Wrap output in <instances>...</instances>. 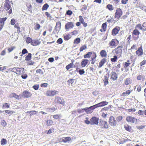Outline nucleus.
Wrapping results in <instances>:
<instances>
[{"label": "nucleus", "instance_id": "f257e3e1", "mask_svg": "<svg viewBox=\"0 0 146 146\" xmlns=\"http://www.w3.org/2000/svg\"><path fill=\"white\" fill-rule=\"evenodd\" d=\"M4 9L6 11H7L10 9V10L8 12L9 14H11L12 12V10L11 7V5L10 4L9 0H6L4 5Z\"/></svg>", "mask_w": 146, "mask_h": 146}, {"label": "nucleus", "instance_id": "f03ea898", "mask_svg": "<svg viewBox=\"0 0 146 146\" xmlns=\"http://www.w3.org/2000/svg\"><path fill=\"white\" fill-rule=\"evenodd\" d=\"M140 32L137 29H135L132 33V35L133 38L136 40L139 38V36Z\"/></svg>", "mask_w": 146, "mask_h": 146}, {"label": "nucleus", "instance_id": "7ed1b4c3", "mask_svg": "<svg viewBox=\"0 0 146 146\" xmlns=\"http://www.w3.org/2000/svg\"><path fill=\"white\" fill-rule=\"evenodd\" d=\"M99 125L102 128L107 129L108 128V126L107 122L103 121L101 119H100Z\"/></svg>", "mask_w": 146, "mask_h": 146}, {"label": "nucleus", "instance_id": "20e7f679", "mask_svg": "<svg viewBox=\"0 0 146 146\" xmlns=\"http://www.w3.org/2000/svg\"><path fill=\"white\" fill-rule=\"evenodd\" d=\"M96 107L95 105L91 106L89 107H86L84 108V111L86 112L87 114L91 113L93 111V110Z\"/></svg>", "mask_w": 146, "mask_h": 146}, {"label": "nucleus", "instance_id": "39448f33", "mask_svg": "<svg viewBox=\"0 0 146 146\" xmlns=\"http://www.w3.org/2000/svg\"><path fill=\"white\" fill-rule=\"evenodd\" d=\"M109 122V124L112 126H115L117 125V122L115 118L112 116L110 117Z\"/></svg>", "mask_w": 146, "mask_h": 146}, {"label": "nucleus", "instance_id": "423d86ee", "mask_svg": "<svg viewBox=\"0 0 146 146\" xmlns=\"http://www.w3.org/2000/svg\"><path fill=\"white\" fill-rule=\"evenodd\" d=\"M123 13L121 9L120 8L117 9L115 13V18L117 19H119Z\"/></svg>", "mask_w": 146, "mask_h": 146}, {"label": "nucleus", "instance_id": "0eeeda50", "mask_svg": "<svg viewBox=\"0 0 146 146\" xmlns=\"http://www.w3.org/2000/svg\"><path fill=\"white\" fill-rule=\"evenodd\" d=\"M126 120L128 122L133 123H136L137 120L136 118L129 116L126 117Z\"/></svg>", "mask_w": 146, "mask_h": 146}, {"label": "nucleus", "instance_id": "6e6552de", "mask_svg": "<svg viewBox=\"0 0 146 146\" xmlns=\"http://www.w3.org/2000/svg\"><path fill=\"white\" fill-rule=\"evenodd\" d=\"M99 118L96 117H92L90 119V121H91V125H98V123Z\"/></svg>", "mask_w": 146, "mask_h": 146}, {"label": "nucleus", "instance_id": "1a4fd4ad", "mask_svg": "<svg viewBox=\"0 0 146 146\" xmlns=\"http://www.w3.org/2000/svg\"><path fill=\"white\" fill-rule=\"evenodd\" d=\"M55 101L57 103L61 104L63 106L65 103V101L64 99H62L61 98L59 97H56L55 99Z\"/></svg>", "mask_w": 146, "mask_h": 146}, {"label": "nucleus", "instance_id": "9d476101", "mask_svg": "<svg viewBox=\"0 0 146 146\" xmlns=\"http://www.w3.org/2000/svg\"><path fill=\"white\" fill-rule=\"evenodd\" d=\"M31 93L27 90H25L23 92L21 96L24 98H28L31 97Z\"/></svg>", "mask_w": 146, "mask_h": 146}, {"label": "nucleus", "instance_id": "9b49d317", "mask_svg": "<svg viewBox=\"0 0 146 146\" xmlns=\"http://www.w3.org/2000/svg\"><path fill=\"white\" fill-rule=\"evenodd\" d=\"M24 68H13L12 69L11 71L15 73H16V71L19 74H20L22 70L24 71Z\"/></svg>", "mask_w": 146, "mask_h": 146}, {"label": "nucleus", "instance_id": "f8f14e48", "mask_svg": "<svg viewBox=\"0 0 146 146\" xmlns=\"http://www.w3.org/2000/svg\"><path fill=\"white\" fill-rule=\"evenodd\" d=\"M108 103V102L103 101L101 102L100 103H98V104H95L96 108L99 107H102L107 105Z\"/></svg>", "mask_w": 146, "mask_h": 146}, {"label": "nucleus", "instance_id": "ddd939ff", "mask_svg": "<svg viewBox=\"0 0 146 146\" xmlns=\"http://www.w3.org/2000/svg\"><path fill=\"white\" fill-rule=\"evenodd\" d=\"M71 140L70 137H63L62 139H60L59 142H63L64 143H66L68 141H70Z\"/></svg>", "mask_w": 146, "mask_h": 146}, {"label": "nucleus", "instance_id": "4468645a", "mask_svg": "<svg viewBox=\"0 0 146 146\" xmlns=\"http://www.w3.org/2000/svg\"><path fill=\"white\" fill-rule=\"evenodd\" d=\"M119 27H116L114 28L112 30L111 34L112 35L114 36L117 34L119 31Z\"/></svg>", "mask_w": 146, "mask_h": 146}, {"label": "nucleus", "instance_id": "2eb2a0df", "mask_svg": "<svg viewBox=\"0 0 146 146\" xmlns=\"http://www.w3.org/2000/svg\"><path fill=\"white\" fill-rule=\"evenodd\" d=\"M74 27V24L71 22H68L65 25L66 29H68L72 28Z\"/></svg>", "mask_w": 146, "mask_h": 146}, {"label": "nucleus", "instance_id": "dca6fc26", "mask_svg": "<svg viewBox=\"0 0 146 146\" xmlns=\"http://www.w3.org/2000/svg\"><path fill=\"white\" fill-rule=\"evenodd\" d=\"M122 46H119L115 49L116 54H121L122 53Z\"/></svg>", "mask_w": 146, "mask_h": 146}, {"label": "nucleus", "instance_id": "f3484780", "mask_svg": "<svg viewBox=\"0 0 146 146\" xmlns=\"http://www.w3.org/2000/svg\"><path fill=\"white\" fill-rule=\"evenodd\" d=\"M58 92V91L55 90L49 91L47 92V94L48 96H52L56 94Z\"/></svg>", "mask_w": 146, "mask_h": 146}, {"label": "nucleus", "instance_id": "a211bd4d", "mask_svg": "<svg viewBox=\"0 0 146 146\" xmlns=\"http://www.w3.org/2000/svg\"><path fill=\"white\" fill-rule=\"evenodd\" d=\"M20 95H17L16 93H13L11 94L9 96V97L10 98H15L16 99L19 100L20 99L19 98Z\"/></svg>", "mask_w": 146, "mask_h": 146}, {"label": "nucleus", "instance_id": "6ab92c4d", "mask_svg": "<svg viewBox=\"0 0 146 146\" xmlns=\"http://www.w3.org/2000/svg\"><path fill=\"white\" fill-rule=\"evenodd\" d=\"M88 60V59H84L82 60L81 62V65L82 67H85L87 64Z\"/></svg>", "mask_w": 146, "mask_h": 146}, {"label": "nucleus", "instance_id": "aec40b11", "mask_svg": "<svg viewBox=\"0 0 146 146\" xmlns=\"http://www.w3.org/2000/svg\"><path fill=\"white\" fill-rule=\"evenodd\" d=\"M40 42L41 41L39 40H35L33 41L31 44L34 46H36L39 45Z\"/></svg>", "mask_w": 146, "mask_h": 146}, {"label": "nucleus", "instance_id": "412c9836", "mask_svg": "<svg viewBox=\"0 0 146 146\" xmlns=\"http://www.w3.org/2000/svg\"><path fill=\"white\" fill-rule=\"evenodd\" d=\"M136 53L138 56H141L143 54V52L141 48H139L136 52Z\"/></svg>", "mask_w": 146, "mask_h": 146}, {"label": "nucleus", "instance_id": "4be33fe9", "mask_svg": "<svg viewBox=\"0 0 146 146\" xmlns=\"http://www.w3.org/2000/svg\"><path fill=\"white\" fill-rule=\"evenodd\" d=\"M111 78L113 80H117V75L115 72H112L111 73Z\"/></svg>", "mask_w": 146, "mask_h": 146}, {"label": "nucleus", "instance_id": "5701e85b", "mask_svg": "<svg viewBox=\"0 0 146 146\" xmlns=\"http://www.w3.org/2000/svg\"><path fill=\"white\" fill-rule=\"evenodd\" d=\"M100 55L102 57H106L107 56V53L105 50H103L100 52Z\"/></svg>", "mask_w": 146, "mask_h": 146}, {"label": "nucleus", "instance_id": "b1692460", "mask_svg": "<svg viewBox=\"0 0 146 146\" xmlns=\"http://www.w3.org/2000/svg\"><path fill=\"white\" fill-rule=\"evenodd\" d=\"M106 59L105 58H103L101 60L100 62H99V64L98 66V67H101L106 62Z\"/></svg>", "mask_w": 146, "mask_h": 146}, {"label": "nucleus", "instance_id": "393cba45", "mask_svg": "<svg viewBox=\"0 0 146 146\" xmlns=\"http://www.w3.org/2000/svg\"><path fill=\"white\" fill-rule=\"evenodd\" d=\"M7 19V18L6 17L1 18V19H0V24L3 27L4 22Z\"/></svg>", "mask_w": 146, "mask_h": 146}, {"label": "nucleus", "instance_id": "a878e982", "mask_svg": "<svg viewBox=\"0 0 146 146\" xmlns=\"http://www.w3.org/2000/svg\"><path fill=\"white\" fill-rule=\"evenodd\" d=\"M61 26V23L60 22H58L56 24V25L55 26V29L56 28V31H58L60 30Z\"/></svg>", "mask_w": 146, "mask_h": 146}, {"label": "nucleus", "instance_id": "bb28decb", "mask_svg": "<svg viewBox=\"0 0 146 146\" xmlns=\"http://www.w3.org/2000/svg\"><path fill=\"white\" fill-rule=\"evenodd\" d=\"M76 71L79 72V74L81 75L85 73V71L84 69H81L78 68H77L76 69Z\"/></svg>", "mask_w": 146, "mask_h": 146}, {"label": "nucleus", "instance_id": "cd10ccee", "mask_svg": "<svg viewBox=\"0 0 146 146\" xmlns=\"http://www.w3.org/2000/svg\"><path fill=\"white\" fill-rule=\"evenodd\" d=\"M108 78L107 76H104L103 81L105 85H106L108 84Z\"/></svg>", "mask_w": 146, "mask_h": 146}, {"label": "nucleus", "instance_id": "c85d7f7f", "mask_svg": "<svg viewBox=\"0 0 146 146\" xmlns=\"http://www.w3.org/2000/svg\"><path fill=\"white\" fill-rule=\"evenodd\" d=\"M115 40H116L118 41L117 40V39H112L109 43V45L110 46H115Z\"/></svg>", "mask_w": 146, "mask_h": 146}, {"label": "nucleus", "instance_id": "c756f323", "mask_svg": "<svg viewBox=\"0 0 146 146\" xmlns=\"http://www.w3.org/2000/svg\"><path fill=\"white\" fill-rule=\"evenodd\" d=\"M49 5L47 3L45 4L42 6V11L46 10L49 7Z\"/></svg>", "mask_w": 146, "mask_h": 146}, {"label": "nucleus", "instance_id": "7c9ffc66", "mask_svg": "<svg viewBox=\"0 0 146 146\" xmlns=\"http://www.w3.org/2000/svg\"><path fill=\"white\" fill-rule=\"evenodd\" d=\"M7 143V141L4 138H2L1 141V144L2 145H4Z\"/></svg>", "mask_w": 146, "mask_h": 146}, {"label": "nucleus", "instance_id": "2f4dec72", "mask_svg": "<svg viewBox=\"0 0 146 146\" xmlns=\"http://www.w3.org/2000/svg\"><path fill=\"white\" fill-rule=\"evenodd\" d=\"M124 128L126 130L129 132L131 131V127L130 126H129L128 125H124Z\"/></svg>", "mask_w": 146, "mask_h": 146}, {"label": "nucleus", "instance_id": "473e14b6", "mask_svg": "<svg viewBox=\"0 0 146 146\" xmlns=\"http://www.w3.org/2000/svg\"><path fill=\"white\" fill-rule=\"evenodd\" d=\"M92 54V52H88V53L84 56L85 58H88L90 57V56Z\"/></svg>", "mask_w": 146, "mask_h": 146}, {"label": "nucleus", "instance_id": "72a5a7b5", "mask_svg": "<svg viewBox=\"0 0 146 146\" xmlns=\"http://www.w3.org/2000/svg\"><path fill=\"white\" fill-rule=\"evenodd\" d=\"M31 54L29 53L28 55L25 57V60L27 61H29L31 60Z\"/></svg>", "mask_w": 146, "mask_h": 146}, {"label": "nucleus", "instance_id": "f704fd0d", "mask_svg": "<svg viewBox=\"0 0 146 146\" xmlns=\"http://www.w3.org/2000/svg\"><path fill=\"white\" fill-rule=\"evenodd\" d=\"M87 49V46L86 45H84L82 46L80 48V52H82L84 50Z\"/></svg>", "mask_w": 146, "mask_h": 146}, {"label": "nucleus", "instance_id": "c9c22d12", "mask_svg": "<svg viewBox=\"0 0 146 146\" xmlns=\"http://www.w3.org/2000/svg\"><path fill=\"white\" fill-rule=\"evenodd\" d=\"M73 64V63L72 62L70 63L66 66V68L67 70H68L69 69L72 68Z\"/></svg>", "mask_w": 146, "mask_h": 146}, {"label": "nucleus", "instance_id": "e433bc0d", "mask_svg": "<svg viewBox=\"0 0 146 146\" xmlns=\"http://www.w3.org/2000/svg\"><path fill=\"white\" fill-rule=\"evenodd\" d=\"M106 27L107 24L106 23H105L102 24V27L103 29L104 32H105L106 31Z\"/></svg>", "mask_w": 146, "mask_h": 146}, {"label": "nucleus", "instance_id": "4c0bfd02", "mask_svg": "<svg viewBox=\"0 0 146 146\" xmlns=\"http://www.w3.org/2000/svg\"><path fill=\"white\" fill-rule=\"evenodd\" d=\"M131 83V81L130 78H127L125 82V83L126 85H128Z\"/></svg>", "mask_w": 146, "mask_h": 146}, {"label": "nucleus", "instance_id": "58836bf2", "mask_svg": "<svg viewBox=\"0 0 146 146\" xmlns=\"http://www.w3.org/2000/svg\"><path fill=\"white\" fill-rule=\"evenodd\" d=\"M106 8L110 11H111L113 10V6L111 4H109L107 5Z\"/></svg>", "mask_w": 146, "mask_h": 146}, {"label": "nucleus", "instance_id": "ea45409f", "mask_svg": "<svg viewBox=\"0 0 146 146\" xmlns=\"http://www.w3.org/2000/svg\"><path fill=\"white\" fill-rule=\"evenodd\" d=\"M80 41V38H76L74 40V43L78 44L79 43Z\"/></svg>", "mask_w": 146, "mask_h": 146}, {"label": "nucleus", "instance_id": "a19ab883", "mask_svg": "<svg viewBox=\"0 0 146 146\" xmlns=\"http://www.w3.org/2000/svg\"><path fill=\"white\" fill-rule=\"evenodd\" d=\"M53 123V121L51 120H48L46 122V125L47 126H50L52 125Z\"/></svg>", "mask_w": 146, "mask_h": 146}, {"label": "nucleus", "instance_id": "79ce46f5", "mask_svg": "<svg viewBox=\"0 0 146 146\" xmlns=\"http://www.w3.org/2000/svg\"><path fill=\"white\" fill-rule=\"evenodd\" d=\"M117 56L116 55H114L113 58H111V61L112 62H115L117 60Z\"/></svg>", "mask_w": 146, "mask_h": 146}, {"label": "nucleus", "instance_id": "37998d69", "mask_svg": "<svg viewBox=\"0 0 146 146\" xmlns=\"http://www.w3.org/2000/svg\"><path fill=\"white\" fill-rule=\"evenodd\" d=\"M33 40L30 37H27V38L26 42L28 43H29L32 42L33 41Z\"/></svg>", "mask_w": 146, "mask_h": 146}, {"label": "nucleus", "instance_id": "c03bdc74", "mask_svg": "<svg viewBox=\"0 0 146 146\" xmlns=\"http://www.w3.org/2000/svg\"><path fill=\"white\" fill-rule=\"evenodd\" d=\"M4 111H5L7 113L10 114L11 115L13 114V111L9 110H6L5 111H1L2 112H3Z\"/></svg>", "mask_w": 146, "mask_h": 146}, {"label": "nucleus", "instance_id": "a18cd8bd", "mask_svg": "<svg viewBox=\"0 0 146 146\" xmlns=\"http://www.w3.org/2000/svg\"><path fill=\"white\" fill-rule=\"evenodd\" d=\"M131 91L129 90H127L126 92H124L122 94L123 96H126L127 95H129Z\"/></svg>", "mask_w": 146, "mask_h": 146}, {"label": "nucleus", "instance_id": "49530a36", "mask_svg": "<svg viewBox=\"0 0 146 146\" xmlns=\"http://www.w3.org/2000/svg\"><path fill=\"white\" fill-rule=\"evenodd\" d=\"M36 112L35 111H28L27 112V113H29L30 115H35L36 114Z\"/></svg>", "mask_w": 146, "mask_h": 146}, {"label": "nucleus", "instance_id": "de8ad7c7", "mask_svg": "<svg viewBox=\"0 0 146 146\" xmlns=\"http://www.w3.org/2000/svg\"><path fill=\"white\" fill-rule=\"evenodd\" d=\"M39 86L38 84L34 85L33 87V88L35 90H37L38 89Z\"/></svg>", "mask_w": 146, "mask_h": 146}, {"label": "nucleus", "instance_id": "09e8293b", "mask_svg": "<svg viewBox=\"0 0 146 146\" xmlns=\"http://www.w3.org/2000/svg\"><path fill=\"white\" fill-rule=\"evenodd\" d=\"M36 72L37 73H39L40 74H41V75H43L44 74L43 71L40 69L37 70H36Z\"/></svg>", "mask_w": 146, "mask_h": 146}, {"label": "nucleus", "instance_id": "8fccbe9b", "mask_svg": "<svg viewBox=\"0 0 146 146\" xmlns=\"http://www.w3.org/2000/svg\"><path fill=\"white\" fill-rule=\"evenodd\" d=\"M28 53V52L26 48H24L22 50L21 52L22 54L20 55L22 56L23 54H24L26 53Z\"/></svg>", "mask_w": 146, "mask_h": 146}, {"label": "nucleus", "instance_id": "3c124183", "mask_svg": "<svg viewBox=\"0 0 146 146\" xmlns=\"http://www.w3.org/2000/svg\"><path fill=\"white\" fill-rule=\"evenodd\" d=\"M79 19L80 22L82 24L84 22V19L82 18V16H80L79 17Z\"/></svg>", "mask_w": 146, "mask_h": 146}, {"label": "nucleus", "instance_id": "603ef678", "mask_svg": "<svg viewBox=\"0 0 146 146\" xmlns=\"http://www.w3.org/2000/svg\"><path fill=\"white\" fill-rule=\"evenodd\" d=\"M70 35H68L64 36V39L65 40H69L70 37Z\"/></svg>", "mask_w": 146, "mask_h": 146}, {"label": "nucleus", "instance_id": "864d4df0", "mask_svg": "<svg viewBox=\"0 0 146 146\" xmlns=\"http://www.w3.org/2000/svg\"><path fill=\"white\" fill-rule=\"evenodd\" d=\"M138 28L141 30L143 29V28L141 27V25L140 24H138L136 25L135 27V29Z\"/></svg>", "mask_w": 146, "mask_h": 146}, {"label": "nucleus", "instance_id": "5fc2aeb1", "mask_svg": "<svg viewBox=\"0 0 146 146\" xmlns=\"http://www.w3.org/2000/svg\"><path fill=\"white\" fill-rule=\"evenodd\" d=\"M62 39L61 38H58L56 41V42L59 44H61L62 43Z\"/></svg>", "mask_w": 146, "mask_h": 146}, {"label": "nucleus", "instance_id": "6e6d98bb", "mask_svg": "<svg viewBox=\"0 0 146 146\" xmlns=\"http://www.w3.org/2000/svg\"><path fill=\"white\" fill-rule=\"evenodd\" d=\"M75 80V79H71L68 80L67 82L69 84H72L74 82V81Z\"/></svg>", "mask_w": 146, "mask_h": 146}, {"label": "nucleus", "instance_id": "4d7b16f0", "mask_svg": "<svg viewBox=\"0 0 146 146\" xmlns=\"http://www.w3.org/2000/svg\"><path fill=\"white\" fill-rule=\"evenodd\" d=\"M122 116L119 115L116 118V120L117 121L119 122L121 121L122 119Z\"/></svg>", "mask_w": 146, "mask_h": 146}, {"label": "nucleus", "instance_id": "13d9d810", "mask_svg": "<svg viewBox=\"0 0 146 146\" xmlns=\"http://www.w3.org/2000/svg\"><path fill=\"white\" fill-rule=\"evenodd\" d=\"M86 119L87 120H85V123L87 124H91V121H90H90H89L88 120V118L86 117Z\"/></svg>", "mask_w": 146, "mask_h": 146}, {"label": "nucleus", "instance_id": "bf43d9fd", "mask_svg": "<svg viewBox=\"0 0 146 146\" xmlns=\"http://www.w3.org/2000/svg\"><path fill=\"white\" fill-rule=\"evenodd\" d=\"M40 27V25L38 24H37L35 26V30H38Z\"/></svg>", "mask_w": 146, "mask_h": 146}, {"label": "nucleus", "instance_id": "052dcab7", "mask_svg": "<svg viewBox=\"0 0 146 146\" xmlns=\"http://www.w3.org/2000/svg\"><path fill=\"white\" fill-rule=\"evenodd\" d=\"M130 64V63L125 62L123 66L124 68H126Z\"/></svg>", "mask_w": 146, "mask_h": 146}, {"label": "nucleus", "instance_id": "680f3d73", "mask_svg": "<svg viewBox=\"0 0 146 146\" xmlns=\"http://www.w3.org/2000/svg\"><path fill=\"white\" fill-rule=\"evenodd\" d=\"M9 108V105H8V103H5L3 104V108Z\"/></svg>", "mask_w": 146, "mask_h": 146}, {"label": "nucleus", "instance_id": "e2e57ef3", "mask_svg": "<svg viewBox=\"0 0 146 146\" xmlns=\"http://www.w3.org/2000/svg\"><path fill=\"white\" fill-rule=\"evenodd\" d=\"M72 13V12L70 10L67 11L66 13V14L68 15H71Z\"/></svg>", "mask_w": 146, "mask_h": 146}, {"label": "nucleus", "instance_id": "0e129e2a", "mask_svg": "<svg viewBox=\"0 0 146 146\" xmlns=\"http://www.w3.org/2000/svg\"><path fill=\"white\" fill-rule=\"evenodd\" d=\"M111 107L110 106L107 107H104V108H103L102 109L101 111H106L108 110H109Z\"/></svg>", "mask_w": 146, "mask_h": 146}, {"label": "nucleus", "instance_id": "69168bd1", "mask_svg": "<svg viewBox=\"0 0 146 146\" xmlns=\"http://www.w3.org/2000/svg\"><path fill=\"white\" fill-rule=\"evenodd\" d=\"M1 124L3 126L5 127L7 125V123L4 120H3L1 121Z\"/></svg>", "mask_w": 146, "mask_h": 146}, {"label": "nucleus", "instance_id": "338daca9", "mask_svg": "<svg viewBox=\"0 0 146 146\" xmlns=\"http://www.w3.org/2000/svg\"><path fill=\"white\" fill-rule=\"evenodd\" d=\"M92 57L91 58L95 59L97 57L96 54V53L94 52H92Z\"/></svg>", "mask_w": 146, "mask_h": 146}, {"label": "nucleus", "instance_id": "774afa93", "mask_svg": "<svg viewBox=\"0 0 146 146\" xmlns=\"http://www.w3.org/2000/svg\"><path fill=\"white\" fill-rule=\"evenodd\" d=\"M48 85V84L47 83H43L40 85V86L42 87H46Z\"/></svg>", "mask_w": 146, "mask_h": 146}]
</instances>
